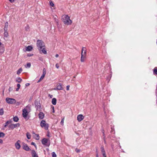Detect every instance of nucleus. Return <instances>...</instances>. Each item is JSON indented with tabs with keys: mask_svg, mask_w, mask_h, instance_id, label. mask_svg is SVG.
I'll list each match as a JSON object with an SVG mask.
<instances>
[{
	"mask_svg": "<svg viewBox=\"0 0 157 157\" xmlns=\"http://www.w3.org/2000/svg\"><path fill=\"white\" fill-rule=\"evenodd\" d=\"M62 20L64 24L68 25H71L72 22V21L70 19V17L67 15H63Z\"/></svg>",
	"mask_w": 157,
	"mask_h": 157,
	"instance_id": "obj_1",
	"label": "nucleus"
},
{
	"mask_svg": "<svg viewBox=\"0 0 157 157\" xmlns=\"http://www.w3.org/2000/svg\"><path fill=\"white\" fill-rule=\"evenodd\" d=\"M31 106L30 105H28L26 106L25 108L22 110V116L25 119H26L28 116V111L30 110Z\"/></svg>",
	"mask_w": 157,
	"mask_h": 157,
	"instance_id": "obj_2",
	"label": "nucleus"
},
{
	"mask_svg": "<svg viewBox=\"0 0 157 157\" xmlns=\"http://www.w3.org/2000/svg\"><path fill=\"white\" fill-rule=\"evenodd\" d=\"M36 45L38 50H40L43 47H45L44 42L40 40H37Z\"/></svg>",
	"mask_w": 157,
	"mask_h": 157,
	"instance_id": "obj_3",
	"label": "nucleus"
},
{
	"mask_svg": "<svg viewBox=\"0 0 157 157\" xmlns=\"http://www.w3.org/2000/svg\"><path fill=\"white\" fill-rule=\"evenodd\" d=\"M40 125L42 128H44L45 130H48V124L46 123L45 121L42 120L40 122Z\"/></svg>",
	"mask_w": 157,
	"mask_h": 157,
	"instance_id": "obj_4",
	"label": "nucleus"
},
{
	"mask_svg": "<svg viewBox=\"0 0 157 157\" xmlns=\"http://www.w3.org/2000/svg\"><path fill=\"white\" fill-rule=\"evenodd\" d=\"M6 101L9 104H13L16 103V100L14 99L13 98H6Z\"/></svg>",
	"mask_w": 157,
	"mask_h": 157,
	"instance_id": "obj_5",
	"label": "nucleus"
},
{
	"mask_svg": "<svg viewBox=\"0 0 157 157\" xmlns=\"http://www.w3.org/2000/svg\"><path fill=\"white\" fill-rule=\"evenodd\" d=\"M42 144L47 146L49 147L50 145V142H48V140L47 139L45 138H44L41 140Z\"/></svg>",
	"mask_w": 157,
	"mask_h": 157,
	"instance_id": "obj_6",
	"label": "nucleus"
},
{
	"mask_svg": "<svg viewBox=\"0 0 157 157\" xmlns=\"http://www.w3.org/2000/svg\"><path fill=\"white\" fill-rule=\"evenodd\" d=\"M20 126L19 123H17L16 124H12L9 126V128L10 129H13L14 128L19 127Z\"/></svg>",
	"mask_w": 157,
	"mask_h": 157,
	"instance_id": "obj_7",
	"label": "nucleus"
},
{
	"mask_svg": "<svg viewBox=\"0 0 157 157\" xmlns=\"http://www.w3.org/2000/svg\"><path fill=\"white\" fill-rule=\"evenodd\" d=\"M22 148L23 149L27 151H29L31 150L28 145L24 143H23L22 144Z\"/></svg>",
	"mask_w": 157,
	"mask_h": 157,
	"instance_id": "obj_8",
	"label": "nucleus"
},
{
	"mask_svg": "<svg viewBox=\"0 0 157 157\" xmlns=\"http://www.w3.org/2000/svg\"><path fill=\"white\" fill-rule=\"evenodd\" d=\"M21 141L20 140H18L15 144V146L16 148L18 150L21 147L20 143Z\"/></svg>",
	"mask_w": 157,
	"mask_h": 157,
	"instance_id": "obj_9",
	"label": "nucleus"
},
{
	"mask_svg": "<svg viewBox=\"0 0 157 157\" xmlns=\"http://www.w3.org/2000/svg\"><path fill=\"white\" fill-rule=\"evenodd\" d=\"M63 88L62 86V85L60 83H59L58 84L57 87L56 88H55L54 90H63Z\"/></svg>",
	"mask_w": 157,
	"mask_h": 157,
	"instance_id": "obj_10",
	"label": "nucleus"
},
{
	"mask_svg": "<svg viewBox=\"0 0 157 157\" xmlns=\"http://www.w3.org/2000/svg\"><path fill=\"white\" fill-rule=\"evenodd\" d=\"M84 118V117L82 114L78 115L77 117V119L78 121L80 122Z\"/></svg>",
	"mask_w": 157,
	"mask_h": 157,
	"instance_id": "obj_11",
	"label": "nucleus"
},
{
	"mask_svg": "<svg viewBox=\"0 0 157 157\" xmlns=\"http://www.w3.org/2000/svg\"><path fill=\"white\" fill-rule=\"evenodd\" d=\"M34 104L35 105V107L37 109H38L40 108V103L38 102V101H35Z\"/></svg>",
	"mask_w": 157,
	"mask_h": 157,
	"instance_id": "obj_12",
	"label": "nucleus"
},
{
	"mask_svg": "<svg viewBox=\"0 0 157 157\" xmlns=\"http://www.w3.org/2000/svg\"><path fill=\"white\" fill-rule=\"evenodd\" d=\"M31 154L33 157H38L36 152L34 150H32L31 151Z\"/></svg>",
	"mask_w": 157,
	"mask_h": 157,
	"instance_id": "obj_13",
	"label": "nucleus"
},
{
	"mask_svg": "<svg viewBox=\"0 0 157 157\" xmlns=\"http://www.w3.org/2000/svg\"><path fill=\"white\" fill-rule=\"evenodd\" d=\"M38 116L40 119H43L44 117V114L42 112H40L38 114Z\"/></svg>",
	"mask_w": 157,
	"mask_h": 157,
	"instance_id": "obj_14",
	"label": "nucleus"
},
{
	"mask_svg": "<svg viewBox=\"0 0 157 157\" xmlns=\"http://www.w3.org/2000/svg\"><path fill=\"white\" fill-rule=\"evenodd\" d=\"M39 51L40 53L42 52V53L44 54H47V52L45 49V47H43L40 50H39Z\"/></svg>",
	"mask_w": 157,
	"mask_h": 157,
	"instance_id": "obj_15",
	"label": "nucleus"
},
{
	"mask_svg": "<svg viewBox=\"0 0 157 157\" xmlns=\"http://www.w3.org/2000/svg\"><path fill=\"white\" fill-rule=\"evenodd\" d=\"M12 122V121L11 120H10L9 121H7L5 123V125H4V127H6L9 124L11 123Z\"/></svg>",
	"mask_w": 157,
	"mask_h": 157,
	"instance_id": "obj_16",
	"label": "nucleus"
},
{
	"mask_svg": "<svg viewBox=\"0 0 157 157\" xmlns=\"http://www.w3.org/2000/svg\"><path fill=\"white\" fill-rule=\"evenodd\" d=\"M4 48L3 47H0V55H2L4 51Z\"/></svg>",
	"mask_w": 157,
	"mask_h": 157,
	"instance_id": "obj_17",
	"label": "nucleus"
},
{
	"mask_svg": "<svg viewBox=\"0 0 157 157\" xmlns=\"http://www.w3.org/2000/svg\"><path fill=\"white\" fill-rule=\"evenodd\" d=\"M52 103L53 105H55L56 103V98H54L52 99Z\"/></svg>",
	"mask_w": 157,
	"mask_h": 157,
	"instance_id": "obj_18",
	"label": "nucleus"
},
{
	"mask_svg": "<svg viewBox=\"0 0 157 157\" xmlns=\"http://www.w3.org/2000/svg\"><path fill=\"white\" fill-rule=\"evenodd\" d=\"M32 47L31 46H28L26 48V50L27 51H30L32 49Z\"/></svg>",
	"mask_w": 157,
	"mask_h": 157,
	"instance_id": "obj_19",
	"label": "nucleus"
},
{
	"mask_svg": "<svg viewBox=\"0 0 157 157\" xmlns=\"http://www.w3.org/2000/svg\"><path fill=\"white\" fill-rule=\"evenodd\" d=\"M154 75H157V67H155L153 70Z\"/></svg>",
	"mask_w": 157,
	"mask_h": 157,
	"instance_id": "obj_20",
	"label": "nucleus"
},
{
	"mask_svg": "<svg viewBox=\"0 0 157 157\" xmlns=\"http://www.w3.org/2000/svg\"><path fill=\"white\" fill-rule=\"evenodd\" d=\"M19 120V118L17 117L16 116L13 117V120L14 122H17Z\"/></svg>",
	"mask_w": 157,
	"mask_h": 157,
	"instance_id": "obj_21",
	"label": "nucleus"
},
{
	"mask_svg": "<svg viewBox=\"0 0 157 157\" xmlns=\"http://www.w3.org/2000/svg\"><path fill=\"white\" fill-rule=\"evenodd\" d=\"M22 80L21 78L20 77L17 78L16 79V81L19 83L21 82Z\"/></svg>",
	"mask_w": 157,
	"mask_h": 157,
	"instance_id": "obj_22",
	"label": "nucleus"
},
{
	"mask_svg": "<svg viewBox=\"0 0 157 157\" xmlns=\"http://www.w3.org/2000/svg\"><path fill=\"white\" fill-rule=\"evenodd\" d=\"M86 57L83 56L82 55H81V62H84L85 61V59Z\"/></svg>",
	"mask_w": 157,
	"mask_h": 157,
	"instance_id": "obj_23",
	"label": "nucleus"
},
{
	"mask_svg": "<svg viewBox=\"0 0 157 157\" xmlns=\"http://www.w3.org/2000/svg\"><path fill=\"white\" fill-rule=\"evenodd\" d=\"M22 69L20 68L17 71V75H19L21 73L22 71Z\"/></svg>",
	"mask_w": 157,
	"mask_h": 157,
	"instance_id": "obj_24",
	"label": "nucleus"
},
{
	"mask_svg": "<svg viewBox=\"0 0 157 157\" xmlns=\"http://www.w3.org/2000/svg\"><path fill=\"white\" fill-rule=\"evenodd\" d=\"M31 64L30 63H27L26 65H25V67L26 68H30L31 67Z\"/></svg>",
	"mask_w": 157,
	"mask_h": 157,
	"instance_id": "obj_25",
	"label": "nucleus"
},
{
	"mask_svg": "<svg viewBox=\"0 0 157 157\" xmlns=\"http://www.w3.org/2000/svg\"><path fill=\"white\" fill-rule=\"evenodd\" d=\"M4 110L3 108H1L0 109V115H2L4 114Z\"/></svg>",
	"mask_w": 157,
	"mask_h": 157,
	"instance_id": "obj_26",
	"label": "nucleus"
},
{
	"mask_svg": "<svg viewBox=\"0 0 157 157\" xmlns=\"http://www.w3.org/2000/svg\"><path fill=\"white\" fill-rule=\"evenodd\" d=\"M81 55H82L83 56L86 57V51H85V52H83L82 51L81 52Z\"/></svg>",
	"mask_w": 157,
	"mask_h": 157,
	"instance_id": "obj_27",
	"label": "nucleus"
},
{
	"mask_svg": "<svg viewBox=\"0 0 157 157\" xmlns=\"http://www.w3.org/2000/svg\"><path fill=\"white\" fill-rule=\"evenodd\" d=\"M46 71L45 69V68H44L43 69V74L42 75L44 77L45 76V75L46 74Z\"/></svg>",
	"mask_w": 157,
	"mask_h": 157,
	"instance_id": "obj_28",
	"label": "nucleus"
},
{
	"mask_svg": "<svg viewBox=\"0 0 157 157\" xmlns=\"http://www.w3.org/2000/svg\"><path fill=\"white\" fill-rule=\"evenodd\" d=\"M101 150L102 154L105 153L104 148L103 147H101Z\"/></svg>",
	"mask_w": 157,
	"mask_h": 157,
	"instance_id": "obj_29",
	"label": "nucleus"
},
{
	"mask_svg": "<svg viewBox=\"0 0 157 157\" xmlns=\"http://www.w3.org/2000/svg\"><path fill=\"white\" fill-rule=\"evenodd\" d=\"M5 135V134L2 132H0V138L3 137Z\"/></svg>",
	"mask_w": 157,
	"mask_h": 157,
	"instance_id": "obj_30",
	"label": "nucleus"
},
{
	"mask_svg": "<svg viewBox=\"0 0 157 157\" xmlns=\"http://www.w3.org/2000/svg\"><path fill=\"white\" fill-rule=\"evenodd\" d=\"M26 136H27V138L28 139H30L31 138V135H30V134L28 133V132H27V133H26Z\"/></svg>",
	"mask_w": 157,
	"mask_h": 157,
	"instance_id": "obj_31",
	"label": "nucleus"
},
{
	"mask_svg": "<svg viewBox=\"0 0 157 157\" xmlns=\"http://www.w3.org/2000/svg\"><path fill=\"white\" fill-rule=\"evenodd\" d=\"M8 33L7 31H4V36L5 37H7L8 36Z\"/></svg>",
	"mask_w": 157,
	"mask_h": 157,
	"instance_id": "obj_32",
	"label": "nucleus"
},
{
	"mask_svg": "<svg viewBox=\"0 0 157 157\" xmlns=\"http://www.w3.org/2000/svg\"><path fill=\"white\" fill-rule=\"evenodd\" d=\"M44 77L42 75H41L40 78V79L38 80L37 81V83H39L42 80Z\"/></svg>",
	"mask_w": 157,
	"mask_h": 157,
	"instance_id": "obj_33",
	"label": "nucleus"
},
{
	"mask_svg": "<svg viewBox=\"0 0 157 157\" xmlns=\"http://www.w3.org/2000/svg\"><path fill=\"white\" fill-rule=\"evenodd\" d=\"M111 75H110L107 78V80L108 81V82H109L111 78Z\"/></svg>",
	"mask_w": 157,
	"mask_h": 157,
	"instance_id": "obj_34",
	"label": "nucleus"
},
{
	"mask_svg": "<svg viewBox=\"0 0 157 157\" xmlns=\"http://www.w3.org/2000/svg\"><path fill=\"white\" fill-rule=\"evenodd\" d=\"M111 133H115V130L114 128H111Z\"/></svg>",
	"mask_w": 157,
	"mask_h": 157,
	"instance_id": "obj_35",
	"label": "nucleus"
},
{
	"mask_svg": "<svg viewBox=\"0 0 157 157\" xmlns=\"http://www.w3.org/2000/svg\"><path fill=\"white\" fill-rule=\"evenodd\" d=\"M52 157H56V155L55 153L54 152H53L52 153Z\"/></svg>",
	"mask_w": 157,
	"mask_h": 157,
	"instance_id": "obj_36",
	"label": "nucleus"
},
{
	"mask_svg": "<svg viewBox=\"0 0 157 157\" xmlns=\"http://www.w3.org/2000/svg\"><path fill=\"white\" fill-rule=\"evenodd\" d=\"M29 28V27L28 25H27L25 27V30L28 31Z\"/></svg>",
	"mask_w": 157,
	"mask_h": 157,
	"instance_id": "obj_37",
	"label": "nucleus"
},
{
	"mask_svg": "<svg viewBox=\"0 0 157 157\" xmlns=\"http://www.w3.org/2000/svg\"><path fill=\"white\" fill-rule=\"evenodd\" d=\"M35 136H36V140H39V134H35Z\"/></svg>",
	"mask_w": 157,
	"mask_h": 157,
	"instance_id": "obj_38",
	"label": "nucleus"
},
{
	"mask_svg": "<svg viewBox=\"0 0 157 157\" xmlns=\"http://www.w3.org/2000/svg\"><path fill=\"white\" fill-rule=\"evenodd\" d=\"M64 120V118H63L61 120V122H60V124L62 125H63V124Z\"/></svg>",
	"mask_w": 157,
	"mask_h": 157,
	"instance_id": "obj_39",
	"label": "nucleus"
},
{
	"mask_svg": "<svg viewBox=\"0 0 157 157\" xmlns=\"http://www.w3.org/2000/svg\"><path fill=\"white\" fill-rule=\"evenodd\" d=\"M75 151L77 153H79L80 151V150L79 149H78L76 148L75 149Z\"/></svg>",
	"mask_w": 157,
	"mask_h": 157,
	"instance_id": "obj_40",
	"label": "nucleus"
},
{
	"mask_svg": "<svg viewBox=\"0 0 157 157\" xmlns=\"http://www.w3.org/2000/svg\"><path fill=\"white\" fill-rule=\"evenodd\" d=\"M50 5L52 6H54V3L52 2V1H51L50 2Z\"/></svg>",
	"mask_w": 157,
	"mask_h": 157,
	"instance_id": "obj_41",
	"label": "nucleus"
},
{
	"mask_svg": "<svg viewBox=\"0 0 157 157\" xmlns=\"http://www.w3.org/2000/svg\"><path fill=\"white\" fill-rule=\"evenodd\" d=\"M8 22H6L5 23V26L4 27H8Z\"/></svg>",
	"mask_w": 157,
	"mask_h": 157,
	"instance_id": "obj_42",
	"label": "nucleus"
},
{
	"mask_svg": "<svg viewBox=\"0 0 157 157\" xmlns=\"http://www.w3.org/2000/svg\"><path fill=\"white\" fill-rule=\"evenodd\" d=\"M85 51H86V48H85L82 47V51L83 52H85Z\"/></svg>",
	"mask_w": 157,
	"mask_h": 157,
	"instance_id": "obj_43",
	"label": "nucleus"
},
{
	"mask_svg": "<svg viewBox=\"0 0 157 157\" xmlns=\"http://www.w3.org/2000/svg\"><path fill=\"white\" fill-rule=\"evenodd\" d=\"M8 27H4V31H6L7 30Z\"/></svg>",
	"mask_w": 157,
	"mask_h": 157,
	"instance_id": "obj_44",
	"label": "nucleus"
},
{
	"mask_svg": "<svg viewBox=\"0 0 157 157\" xmlns=\"http://www.w3.org/2000/svg\"><path fill=\"white\" fill-rule=\"evenodd\" d=\"M56 68L57 69L59 68V66L58 63H56Z\"/></svg>",
	"mask_w": 157,
	"mask_h": 157,
	"instance_id": "obj_45",
	"label": "nucleus"
},
{
	"mask_svg": "<svg viewBox=\"0 0 157 157\" xmlns=\"http://www.w3.org/2000/svg\"><path fill=\"white\" fill-rule=\"evenodd\" d=\"M31 144L32 145H33L35 147L36 146V145L33 142H31Z\"/></svg>",
	"mask_w": 157,
	"mask_h": 157,
	"instance_id": "obj_46",
	"label": "nucleus"
},
{
	"mask_svg": "<svg viewBox=\"0 0 157 157\" xmlns=\"http://www.w3.org/2000/svg\"><path fill=\"white\" fill-rule=\"evenodd\" d=\"M52 112L54 113H55V111L54 110V106H52Z\"/></svg>",
	"mask_w": 157,
	"mask_h": 157,
	"instance_id": "obj_47",
	"label": "nucleus"
},
{
	"mask_svg": "<svg viewBox=\"0 0 157 157\" xmlns=\"http://www.w3.org/2000/svg\"><path fill=\"white\" fill-rule=\"evenodd\" d=\"M17 87L18 88H20V86H20V84H17Z\"/></svg>",
	"mask_w": 157,
	"mask_h": 157,
	"instance_id": "obj_48",
	"label": "nucleus"
},
{
	"mask_svg": "<svg viewBox=\"0 0 157 157\" xmlns=\"http://www.w3.org/2000/svg\"><path fill=\"white\" fill-rule=\"evenodd\" d=\"M69 86L68 85L67 86V90H69Z\"/></svg>",
	"mask_w": 157,
	"mask_h": 157,
	"instance_id": "obj_49",
	"label": "nucleus"
},
{
	"mask_svg": "<svg viewBox=\"0 0 157 157\" xmlns=\"http://www.w3.org/2000/svg\"><path fill=\"white\" fill-rule=\"evenodd\" d=\"M102 154L103 155V157H106V155L105 154V153H103Z\"/></svg>",
	"mask_w": 157,
	"mask_h": 157,
	"instance_id": "obj_50",
	"label": "nucleus"
},
{
	"mask_svg": "<svg viewBox=\"0 0 157 157\" xmlns=\"http://www.w3.org/2000/svg\"><path fill=\"white\" fill-rule=\"evenodd\" d=\"M9 1L11 3H13L14 1V0H9Z\"/></svg>",
	"mask_w": 157,
	"mask_h": 157,
	"instance_id": "obj_51",
	"label": "nucleus"
},
{
	"mask_svg": "<svg viewBox=\"0 0 157 157\" xmlns=\"http://www.w3.org/2000/svg\"><path fill=\"white\" fill-rule=\"evenodd\" d=\"M30 84L29 83H26L25 85L26 86H28Z\"/></svg>",
	"mask_w": 157,
	"mask_h": 157,
	"instance_id": "obj_52",
	"label": "nucleus"
},
{
	"mask_svg": "<svg viewBox=\"0 0 157 157\" xmlns=\"http://www.w3.org/2000/svg\"><path fill=\"white\" fill-rule=\"evenodd\" d=\"M2 143H3V140L2 139H0V144H2Z\"/></svg>",
	"mask_w": 157,
	"mask_h": 157,
	"instance_id": "obj_53",
	"label": "nucleus"
},
{
	"mask_svg": "<svg viewBox=\"0 0 157 157\" xmlns=\"http://www.w3.org/2000/svg\"><path fill=\"white\" fill-rule=\"evenodd\" d=\"M19 89L20 88L17 87V88L16 89V91H18Z\"/></svg>",
	"mask_w": 157,
	"mask_h": 157,
	"instance_id": "obj_54",
	"label": "nucleus"
},
{
	"mask_svg": "<svg viewBox=\"0 0 157 157\" xmlns=\"http://www.w3.org/2000/svg\"><path fill=\"white\" fill-rule=\"evenodd\" d=\"M58 56H59V55H58V54H56L55 55V57H56V58H57Z\"/></svg>",
	"mask_w": 157,
	"mask_h": 157,
	"instance_id": "obj_55",
	"label": "nucleus"
},
{
	"mask_svg": "<svg viewBox=\"0 0 157 157\" xmlns=\"http://www.w3.org/2000/svg\"><path fill=\"white\" fill-rule=\"evenodd\" d=\"M104 142L105 143V144H106V141L105 140V138H104Z\"/></svg>",
	"mask_w": 157,
	"mask_h": 157,
	"instance_id": "obj_56",
	"label": "nucleus"
},
{
	"mask_svg": "<svg viewBox=\"0 0 157 157\" xmlns=\"http://www.w3.org/2000/svg\"><path fill=\"white\" fill-rule=\"evenodd\" d=\"M103 136H104V138H105V136L104 133H103Z\"/></svg>",
	"mask_w": 157,
	"mask_h": 157,
	"instance_id": "obj_57",
	"label": "nucleus"
},
{
	"mask_svg": "<svg viewBox=\"0 0 157 157\" xmlns=\"http://www.w3.org/2000/svg\"><path fill=\"white\" fill-rule=\"evenodd\" d=\"M102 133H104V130H102Z\"/></svg>",
	"mask_w": 157,
	"mask_h": 157,
	"instance_id": "obj_58",
	"label": "nucleus"
},
{
	"mask_svg": "<svg viewBox=\"0 0 157 157\" xmlns=\"http://www.w3.org/2000/svg\"><path fill=\"white\" fill-rule=\"evenodd\" d=\"M33 55H28V56H32Z\"/></svg>",
	"mask_w": 157,
	"mask_h": 157,
	"instance_id": "obj_59",
	"label": "nucleus"
},
{
	"mask_svg": "<svg viewBox=\"0 0 157 157\" xmlns=\"http://www.w3.org/2000/svg\"><path fill=\"white\" fill-rule=\"evenodd\" d=\"M32 133H33V134H35V132H32Z\"/></svg>",
	"mask_w": 157,
	"mask_h": 157,
	"instance_id": "obj_60",
	"label": "nucleus"
},
{
	"mask_svg": "<svg viewBox=\"0 0 157 157\" xmlns=\"http://www.w3.org/2000/svg\"><path fill=\"white\" fill-rule=\"evenodd\" d=\"M96 157H98V154H97L96 155Z\"/></svg>",
	"mask_w": 157,
	"mask_h": 157,
	"instance_id": "obj_61",
	"label": "nucleus"
},
{
	"mask_svg": "<svg viewBox=\"0 0 157 157\" xmlns=\"http://www.w3.org/2000/svg\"><path fill=\"white\" fill-rule=\"evenodd\" d=\"M2 44V43H1L0 42V46Z\"/></svg>",
	"mask_w": 157,
	"mask_h": 157,
	"instance_id": "obj_62",
	"label": "nucleus"
},
{
	"mask_svg": "<svg viewBox=\"0 0 157 157\" xmlns=\"http://www.w3.org/2000/svg\"><path fill=\"white\" fill-rule=\"evenodd\" d=\"M10 88L9 89V91H10Z\"/></svg>",
	"mask_w": 157,
	"mask_h": 157,
	"instance_id": "obj_63",
	"label": "nucleus"
},
{
	"mask_svg": "<svg viewBox=\"0 0 157 157\" xmlns=\"http://www.w3.org/2000/svg\"><path fill=\"white\" fill-rule=\"evenodd\" d=\"M10 88L9 89V91H10Z\"/></svg>",
	"mask_w": 157,
	"mask_h": 157,
	"instance_id": "obj_64",
	"label": "nucleus"
}]
</instances>
